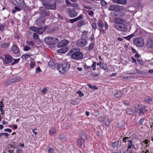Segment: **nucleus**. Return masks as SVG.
Instances as JSON below:
<instances>
[{
  "mask_svg": "<svg viewBox=\"0 0 153 153\" xmlns=\"http://www.w3.org/2000/svg\"><path fill=\"white\" fill-rule=\"evenodd\" d=\"M80 50L78 48H74L70 50L68 54L71 55V59L77 61L83 59V54Z\"/></svg>",
  "mask_w": 153,
  "mask_h": 153,
  "instance_id": "f257e3e1",
  "label": "nucleus"
},
{
  "mask_svg": "<svg viewBox=\"0 0 153 153\" xmlns=\"http://www.w3.org/2000/svg\"><path fill=\"white\" fill-rule=\"evenodd\" d=\"M57 66L59 72L63 74L68 71L70 68V64L68 62L64 61L61 64L58 63Z\"/></svg>",
  "mask_w": 153,
  "mask_h": 153,
  "instance_id": "f03ea898",
  "label": "nucleus"
},
{
  "mask_svg": "<svg viewBox=\"0 0 153 153\" xmlns=\"http://www.w3.org/2000/svg\"><path fill=\"white\" fill-rule=\"evenodd\" d=\"M44 41L48 45H53L58 43L59 40L57 38L48 36L45 39Z\"/></svg>",
  "mask_w": 153,
  "mask_h": 153,
  "instance_id": "7ed1b4c3",
  "label": "nucleus"
},
{
  "mask_svg": "<svg viewBox=\"0 0 153 153\" xmlns=\"http://www.w3.org/2000/svg\"><path fill=\"white\" fill-rule=\"evenodd\" d=\"M47 28V26L37 27L33 26L30 27V29L33 31L36 32L39 34H42Z\"/></svg>",
  "mask_w": 153,
  "mask_h": 153,
  "instance_id": "20e7f679",
  "label": "nucleus"
},
{
  "mask_svg": "<svg viewBox=\"0 0 153 153\" xmlns=\"http://www.w3.org/2000/svg\"><path fill=\"white\" fill-rule=\"evenodd\" d=\"M42 3L44 7L47 10H54L56 9V3L55 2L52 4H51L46 1H43Z\"/></svg>",
  "mask_w": 153,
  "mask_h": 153,
  "instance_id": "39448f33",
  "label": "nucleus"
},
{
  "mask_svg": "<svg viewBox=\"0 0 153 153\" xmlns=\"http://www.w3.org/2000/svg\"><path fill=\"white\" fill-rule=\"evenodd\" d=\"M124 9V7L123 6H120L116 4L111 5L109 8L110 10L114 11H122Z\"/></svg>",
  "mask_w": 153,
  "mask_h": 153,
  "instance_id": "423d86ee",
  "label": "nucleus"
},
{
  "mask_svg": "<svg viewBox=\"0 0 153 153\" xmlns=\"http://www.w3.org/2000/svg\"><path fill=\"white\" fill-rule=\"evenodd\" d=\"M133 43L138 47L143 46L144 44L143 39L140 37L135 38L133 41Z\"/></svg>",
  "mask_w": 153,
  "mask_h": 153,
  "instance_id": "0eeeda50",
  "label": "nucleus"
},
{
  "mask_svg": "<svg viewBox=\"0 0 153 153\" xmlns=\"http://www.w3.org/2000/svg\"><path fill=\"white\" fill-rule=\"evenodd\" d=\"M114 27L119 30L123 31H125L127 30L126 25L122 23H116Z\"/></svg>",
  "mask_w": 153,
  "mask_h": 153,
  "instance_id": "6e6552de",
  "label": "nucleus"
},
{
  "mask_svg": "<svg viewBox=\"0 0 153 153\" xmlns=\"http://www.w3.org/2000/svg\"><path fill=\"white\" fill-rule=\"evenodd\" d=\"M40 14L43 17L49 16L50 12L44 7H40Z\"/></svg>",
  "mask_w": 153,
  "mask_h": 153,
  "instance_id": "1a4fd4ad",
  "label": "nucleus"
},
{
  "mask_svg": "<svg viewBox=\"0 0 153 153\" xmlns=\"http://www.w3.org/2000/svg\"><path fill=\"white\" fill-rule=\"evenodd\" d=\"M87 40L84 39H81L78 40L76 42V45L80 47H83L87 45Z\"/></svg>",
  "mask_w": 153,
  "mask_h": 153,
  "instance_id": "9d476101",
  "label": "nucleus"
},
{
  "mask_svg": "<svg viewBox=\"0 0 153 153\" xmlns=\"http://www.w3.org/2000/svg\"><path fill=\"white\" fill-rule=\"evenodd\" d=\"M66 11L69 16L71 18L76 16L77 15V13L76 12L75 10L74 9H71L68 8L66 9Z\"/></svg>",
  "mask_w": 153,
  "mask_h": 153,
  "instance_id": "9b49d317",
  "label": "nucleus"
},
{
  "mask_svg": "<svg viewBox=\"0 0 153 153\" xmlns=\"http://www.w3.org/2000/svg\"><path fill=\"white\" fill-rule=\"evenodd\" d=\"M13 58L9 55H5V58L3 60V62L4 64H8L12 62Z\"/></svg>",
  "mask_w": 153,
  "mask_h": 153,
  "instance_id": "f8f14e48",
  "label": "nucleus"
},
{
  "mask_svg": "<svg viewBox=\"0 0 153 153\" xmlns=\"http://www.w3.org/2000/svg\"><path fill=\"white\" fill-rule=\"evenodd\" d=\"M11 51L15 54H17L20 52V50L18 46L16 45H13L11 48Z\"/></svg>",
  "mask_w": 153,
  "mask_h": 153,
  "instance_id": "ddd939ff",
  "label": "nucleus"
},
{
  "mask_svg": "<svg viewBox=\"0 0 153 153\" xmlns=\"http://www.w3.org/2000/svg\"><path fill=\"white\" fill-rule=\"evenodd\" d=\"M123 92L121 90H118L114 94V96L117 98L121 97L123 95Z\"/></svg>",
  "mask_w": 153,
  "mask_h": 153,
  "instance_id": "4468645a",
  "label": "nucleus"
},
{
  "mask_svg": "<svg viewBox=\"0 0 153 153\" xmlns=\"http://www.w3.org/2000/svg\"><path fill=\"white\" fill-rule=\"evenodd\" d=\"M83 15H80L78 17L73 19H70L69 22L71 23H73L74 22L78 21V20L81 19L83 18Z\"/></svg>",
  "mask_w": 153,
  "mask_h": 153,
  "instance_id": "2eb2a0df",
  "label": "nucleus"
},
{
  "mask_svg": "<svg viewBox=\"0 0 153 153\" xmlns=\"http://www.w3.org/2000/svg\"><path fill=\"white\" fill-rule=\"evenodd\" d=\"M113 2L115 3L124 4L127 2L126 0H112Z\"/></svg>",
  "mask_w": 153,
  "mask_h": 153,
  "instance_id": "dca6fc26",
  "label": "nucleus"
},
{
  "mask_svg": "<svg viewBox=\"0 0 153 153\" xmlns=\"http://www.w3.org/2000/svg\"><path fill=\"white\" fill-rule=\"evenodd\" d=\"M45 22L44 19L39 18L37 19L36 21V24L39 26H41L45 23Z\"/></svg>",
  "mask_w": 153,
  "mask_h": 153,
  "instance_id": "f3484780",
  "label": "nucleus"
},
{
  "mask_svg": "<svg viewBox=\"0 0 153 153\" xmlns=\"http://www.w3.org/2000/svg\"><path fill=\"white\" fill-rule=\"evenodd\" d=\"M146 45L148 48H152L153 46V42L152 40L150 39L147 40Z\"/></svg>",
  "mask_w": 153,
  "mask_h": 153,
  "instance_id": "a211bd4d",
  "label": "nucleus"
},
{
  "mask_svg": "<svg viewBox=\"0 0 153 153\" xmlns=\"http://www.w3.org/2000/svg\"><path fill=\"white\" fill-rule=\"evenodd\" d=\"M33 39L35 41V42L39 43V35L36 33H35L33 34Z\"/></svg>",
  "mask_w": 153,
  "mask_h": 153,
  "instance_id": "6ab92c4d",
  "label": "nucleus"
},
{
  "mask_svg": "<svg viewBox=\"0 0 153 153\" xmlns=\"http://www.w3.org/2000/svg\"><path fill=\"white\" fill-rule=\"evenodd\" d=\"M86 23L84 20H80L79 21L77 24V26L79 27H81L82 26L85 25Z\"/></svg>",
  "mask_w": 153,
  "mask_h": 153,
  "instance_id": "aec40b11",
  "label": "nucleus"
},
{
  "mask_svg": "<svg viewBox=\"0 0 153 153\" xmlns=\"http://www.w3.org/2000/svg\"><path fill=\"white\" fill-rule=\"evenodd\" d=\"M126 113L129 115L134 114L135 113V111L131 108H128L126 110Z\"/></svg>",
  "mask_w": 153,
  "mask_h": 153,
  "instance_id": "412c9836",
  "label": "nucleus"
},
{
  "mask_svg": "<svg viewBox=\"0 0 153 153\" xmlns=\"http://www.w3.org/2000/svg\"><path fill=\"white\" fill-rule=\"evenodd\" d=\"M10 44V42L3 43L1 45V47L2 48L7 49L9 47Z\"/></svg>",
  "mask_w": 153,
  "mask_h": 153,
  "instance_id": "4be33fe9",
  "label": "nucleus"
},
{
  "mask_svg": "<svg viewBox=\"0 0 153 153\" xmlns=\"http://www.w3.org/2000/svg\"><path fill=\"white\" fill-rule=\"evenodd\" d=\"M48 65L52 69H54L56 68L55 64L52 61H50L48 62Z\"/></svg>",
  "mask_w": 153,
  "mask_h": 153,
  "instance_id": "5701e85b",
  "label": "nucleus"
},
{
  "mask_svg": "<svg viewBox=\"0 0 153 153\" xmlns=\"http://www.w3.org/2000/svg\"><path fill=\"white\" fill-rule=\"evenodd\" d=\"M98 29L103 28L104 26V24L102 20L100 19L97 23Z\"/></svg>",
  "mask_w": 153,
  "mask_h": 153,
  "instance_id": "b1692460",
  "label": "nucleus"
},
{
  "mask_svg": "<svg viewBox=\"0 0 153 153\" xmlns=\"http://www.w3.org/2000/svg\"><path fill=\"white\" fill-rule=\"evenodd\" d=\"M100 68L102 69H103L104 70L107 71L108 70V68L107 66V64H104L102 63V65L101 66H100Z\"/></svg>",
  "mask_w": 153,
  "mask_h": 153,
  "instance_id": "393cba45",
  "label": "nucleus"
},
{
  "mask_svg": "<svg viewBox=\"0 0 153 153\" xmlns=\"http://www.w3.org/2000/svg\"><path fill=\"white\" fill-rule=\"evenodd\" d=\"M146 107L143 105H141L140 107V109H139V111H141L142 113H145V112L146 111Z\"/></svg>",
  "mask_w": 153,
  "mask_h": 153,
  "instance_id": "a878e982",
  "label": "nucleus"
},
{
  "mask_svg": "<svg viewBox=\"0 0 153 153\" xmlns=\"http://www.w3.org/2000/svg\"><path fill=\"white\" fill-rule=\"evenodd\" d=\"M128 143L129 144L128 145V147L127 150L128 151L129 149H130L131 148H134V149H135V146L134 145H133L132 144V140H131V141H130V142H128Z\"/></svg>",
  "mask_w": 153,
  "mask_h": 153,
  "instance_id": "bb28decb",
  "label": "nucleus"
},
{
  "mask_svg": "<svg viewBox=\"0 0 153 153\" xmlns=\"http://www.w3.org/2000/svg\"><path fill=\"white\" fill-rule=\"evenodd\" d=\"M81 138L83 140H88L86 134L84 133H82L80 134Z\"/></svg>",
  "mask_w": 153,
  "mask_h": 153,
  "instance_id": "cd10ccee",
  "label": "nucleus"
},
{
  "mask_svg": "<svg viewBox=\"0 0 153 153\" xmlns=\"http://www.w3.org/2000/svg\"><path fill=\"white\" fill-rule=\"evenodd\" d=\"M99 114V111L98 110L94 109L92 110V114L95 116H97Z\"/></svg>",
  "mask_w": 153,
  "mask_h": 153,
  "instance_id": "c85d7f7f",
  "label": "nucleus"
},
{
  "mask_svg": "<svg viewBox=\"0 0 153 153\" xmlns=\"http://www.w3.org/2000/svg\"><path fill=\"white\" fill-rule=\"evenodd\" d=\"M76 143L79 147L81 148L82 147V142L80 139H78L77 140Z\"/></svg>",
  "mask_w": 153,
  "mask_h": 153,
  "instance_id": "c756f323",
  "label": "nucleus"
},
{
  "mask_svg": "<svg viewBox=\"0 0 153 153\" xmlns=\"http://www.w3.org/2000/svg\"><path fill=\"white\" fill-rule=\"evenodd\" d=\"M59 138L61 140L65 141L66 140V137L65 136L62 135H60L58 136Z\"/></svg>",
  "mask_w": 153,
  "mask_h": 153,
  "instance_id": "7c9ffc66",
  "label": "nucleus"
},
{
  "mask_svg": "<svg viewBox=\"0 0 153 153\" xmlns=\"http://www.w3.org/2000/svg\"><path fill=\"white\" fill-rule=\"evenodd\" d=\"M119 145V141L113 142L111 144V146L114 148L117 147Z\"/></svg>",
  "mask_w": 153,
  "mask_h": 153,
  "instance_id": "2f4dec72",
  "label": "nucleus"
},
{
  "mask_svg": "<svg viewBox=\"0 0 153 153\" xmlns=\"http://www.w3.org/2000/svg\"><path fill=\"white\" fill-rule=\"evenodd\" d=\"M49 132L51 135L53 136L56 132L55 129L54 128H52L49 130Z\"/></svg>",
  "mask_w": 153,
  "mask_h": 153,
  "instance_id": "473e14b6",
  "label": "nucleus"
},
{
  "mask_svg": "<svg viewBox=\"0 0 153 153\" xmlns=\"http://www.w3.org/2000/svg\"><path fill=\"white\" fill-rule=\"evenodd\" d=\"M94 47V44L93 42H91L89 45L88 47V51L91 50Z\"/></svg>",
  "mask_w": 153,
  "mask_h": 153,
  "instance_id": "72a5a7b5",
  "label": "nucleus"
},
{
  "mask_svg": "<svg viewBox=\"0 0 153 153\" xmlns=\"http://www.w3.org/2000/svg\"><path fill=\"white\" fill-rule=\"evenodd\" d=\"M14 80L15 79H13L10 80H9L7 81V84H8L9 85H12L13 83H15Z\"/></svg>",
  "mask_w": 153,
  "mask_h": 153,
  "instance_id": "f704fd0d",
  "label": "nucleus"
},
{
  "mask_svg": "<svg viewBox=\"0 0 153 153\" xmlns=\"http://www.w3.org/2000/svg\"><path fill=\"white\" fill-rule=\"evenodd\" d=\"M111 120L109 119L108 118H107L105 120V124L106 126H108L111 125Z\"/></svg>",
  "mask_w": 153,
  "mask_h": 153,
  "instance_id": "c9c22d12",
  "label": "nucleus"
},
{
  "mask_svg": "<svg viewBox=\"0 0 153 153\" xmlns=\"http://www.w3.org/2000/svg\"><path fill=\"white\" fill-rule=\"evenodd\" d=\"M26 44H27L28 45L30 46H33L34 45V42L33 41H26Z\"/></svg>",
  "mask_w": 153,
  "mask_h": 153,
  "instance_id": "e433bc0d",
  "label": "nucleus"
},
{
  "mask_svg": "<svg viewBox=\"0 0 153 153\" xmlns=\"http://www.w3.org/2000/svg\"><path fill=\"white\" fill-rule=\"evenodd\" d=\"M57 52L60 53H64L65 52V48H61L57 51Z\"/></svg>",
  "mask_w": 153,
  "mask_h": 153,
  "instance_id": "4c0bfd02",
  "label": "nucleus"
},
{
  "mask_svg": "<svg viewBox=\"0 0 153 153\" xmlns=\"http://www.w3.org/2000/svg\"><path fill=\"white\" fill-rule=\"evenodd\" d=\"M134 36V34L132 33L130 35L128 36L124 37V38L126 39H127L128 40H130V39L133 37Z\"/></svg>",
  "mask_w": 153,
  "mask_h": 153,
  "instance_id": "58836bf2",
  "label": "nucleus"
},
{
  "mask_svg": "<svg viewBox=\"0 0 153 153\" xmlns=\"http://www.w3.org/2000/svg\"><path fill=\"white\" fill-rule=\"evenodd\" d=\"M130 138L129 137H125L123 138V141L124 143H126L127 142H128V143L130 142V141L131 140L129 139Z\"/></svg>",
  "mask_w": 153,
  "mask_h": 153,
  "instance_id": "ea45409f",
  "label": "nucleus"
},
{
  "mask_svg": "<svg viewBox=\"0 0 153 153\" xmlns=\"http://www.w3.org/2000/svg\"><path fill=\"white\" fill-rule=\"evenodd\" d=\"M84 67L85 70L88 71H90L91 70V67L88 66L85 64L84 65Z\"/></svg>",
  "mask_w": 153,
  "mask_h": 153,
  "instance_id": "a19ab883",
  "label": "nucleus"
},
{
  "mask_svg": "<svg viewBox=\"0 0 153 153\" xmlns=\"http://www.w3.org/2000/svg\"><path fill=\"white\" fill-rule=\"evenodd\" d=\"M117 127L120 129L123 128L125 127V123H122V124L121 123H119L117 125Z\"/></svg>",
  "mask_w": 153,
  "mask_h": 153,
  "instance_id": "79ce46f5",
  "label": "nucleus"
},
{
  "mask_svg": "<svg viewBox=\"0 0 153 153\" xmlns=\"http://www.w3.org/2000/svg\"><path fill=\"white\" fill-rule=\"evenodd\" d=\"M96 62L93 61V64L92 65V68L93 71H95L96 70Z\"/></svg>",
  "mask_w": 153,
  "mask_h": 153,
  "instance_id": "37998d69",
  "label": "nucleus"
},
{
  "mask_svg": "<svg viewBox=\"0 0 153 153\" xmlns=\"http://www.w3.org/2000/svg\"><path fill=\"white\" fill-rule=\"evenodd\" d=\"M13 59L14 60V61L11 64V65H13L15 64L18 63L19 62L20 59H15L13 58Z\"/></svg>",
  "mask_w": 153,
  "mask_h": 153,
  "instance_id": "c03bdc74",
  "label": "nucleus"
},
{
  "mask_svg": "<svg viewBox=\"0 0 153 153\" xmlns=\"http://www.w3.org/2000/svg\"><path fill=\"white\" fill-rule=\"evenodd\" d=\"M106 118V117L105 116L104 117H100L98 118V120L100 122H103Z\"/></svg>",
  "mask_w": 153,
  "mask_h": 153,
  "instance_id": "a18cd8bd",
  "label": "nucleus"
},
{
  "mask_svg": "<svg viewBox=\"0 0 153 153\" xmlns=\"http://www.w3.org/2000/svg\"><path fill=\"white\" fill-rule=\"evenodd\" d=\"M31 49L27 45H25L23 48V50L25 51H28Z\"/></svg>",
  "mask_w": 153,
  "mask_h": 153,
  "instance_id": "49530a36",
  "label": "nucleus"
},
{
  "mask_svg": "<svg viewBox=\"0 0 153 153\" xmlns=\"http://www.w3.org/2000/svg\"><path fill=\"white\" fill-rule=\"evenodd\" d=\"M140 106L141 105H139L137 103L134 105V107L136 110H138L140 109Z\"/></svg>",
  "mask_w": 153,
  "mask_h": 153,
  "instance_id": "de8ad7c7",
  "label": "nucleus"
},
{
  "mask_svg": "<svg viewBox=\"0 0 153 153\" xmlns=\"http://www.w3.org/2000/svg\"><path fill=\"white\" fill-rule=\"evenodd\" d=\"M15 79V82H18L22 79V78L20 76H16V78H14Z\"/></svg>",
  "mask_w": 153,
  "mask_h": 153,
  "instance_id": "09e8293b",
  "label": "nucleus"
},
{
  "mask_svg": "<svg viewBox=\"0 0 153 153\" xmlns=\"http://www.w3.org/2000/svg\"><path fill=\"white\" fill-rule=\"evenodd\" d=\"M30 57V56L29 55L24 54L22 56V58L23 59H26L29 58Z\"/></svg>",
  "mask_w": 153,
  "mask_h": 153,
  "instance_id": "8fccbe9b",
  "label": "nucleus"
},
{
  "mask_svg": "<svg viewBox=\"0 0 153 153\" xmlns=\"http://www.w3.org/2000/svg\"><path fill=\"white\" fill-rule=\"evenodd\" d=\"M36 65L35 63L34 62L31 61L30 63V67L31 68H33Z\"/></svg>",
  "mask_w": 153,
  "mask_h": 153,
  "instance_id": "3c124183",
  "label": "nucleus"
},
{
  "mask_svg": "<svg viewBox=\"0 0 153 153\" xmlns=\"http://www.w3.org/2000/svg\"><path fill=\"white\" fill-rule=\"evenodd\" d=\"M118 15L119 17L121 18L124 17L125 16V13L123 12H120L118 13Z\"/></svg>",
  "mask_w": 153,
  "mask_h": 153,
  "instance_id": "603ef678",
  "label": "nucleus"
},
{
  "mask_svg": "<svg viewBox=\"0 0 153 153\" xmlns=\"http://www.w3.org/2000/svg\"><path fill=\"white\" fill-rule=\"evenodd\" d=\"M64 46H65L64 45L62 41L60 42L57 45V47L58 48L62 47Z\"/></svg>",
  "mask_w": 153,
  "mask_h": 153,
  "instance_id": "864d4df0",
  "label": "nucleus"
},
{
  "mask_svg": "<svg viewBox=\"0 0 153 153\" xmlns=\"http://www.w3.org/2000/svg\"><path fill=\"white\" fill-rule=\"evenodd\" d=\"M5 23H4L0 25V30L2 31L4 30V27L5 26Z\"/></svg>",
  "mask_w": 153,
  "mask_h": 153,
  "instance_id": "5fc2aeb1",
  "label": "nucleus"
},
{
  "mask_svg": "<svg viewBox=\"0 0 153 153\" xmlns=\"http://www.w3.org/2000/svg\"><path fill=\"white\" fill-rule=\"evenodd\" d=\"M47 91V89L46 88H43V89L42 90L41 92L42 94H45L46 93Z\"/></svg>",
  "mask_w": 153,
  "mask_h": 153,
  "instance_id": "6e6d98bb",
  "label": "nucleus"
},
{
  "mask_svg": "<svg viewBox=\"0 0 153 153\" xmlns=\"http://www.w3.org/2000/svg\"><path fill=\"white\" fill-rule=\"evenodd\" d=\"M64 45L65 46L66 45H68L69 43V41L68 40L66 39H64L62 41Z\"/></svg>",
  "mask_w": 153,
  "mask_h": 153,
  "instance_id": "4d7b16f0",
  "label": "nucleus"
},
{
  "mask_svg": "<svg viewBox=\"0 0 153 153\" xmlns=\"http://www.w3.org/2000/svg\"><path fill=\"white\" fill-rule=\"evenodd\" d=\"M5 136L7 137H8L9 136V134L7 133H0V137Z\"/></svg>",
  "mask_w": 153,
  "mask_h": 153,
  "instance_id": "13d9d810",
  "label": "nucleus"
},
{
  "mask_svg": "<svg viewBox=\"0 0 153 153\" xmlns=\"http://www.w3.org/2000/svg\"><path fill=\"white\" fill-rule=\"evenodd\" d=\"M98 30L100 31V33L103 34H105L106 33L105 31L103 29V27L98 29Z\"/></svg>",
  "mask_w": 153,
  "mask_h": 153,
  "instance_id": "bf43d9fd",
  "label": "nucleus"
},
{
  "mask_svg": "<svg viewBox=\"0 0 153 153\" xmlns=\"http://www.w3.org/2000/svg\"><path fill=\"white\" fill-rule=\"evenodd\" d=\"M144 118H141L138 122V124L139 125H141L142 124L144 121Z\"/></svg>",
  "mask_w": 153,
  "mask_h": 153,
  "instance_id": "052dcab7",
  "label": "nucleus"
},
{
  "mask_svg": "<svg viewBox=\"0 0 153 153\" xmlns=\"http://www.w3.org/2000/svg\"><path fill=\"white\" fill-rule=\"evenodd\" d=\"M79 6L78 4L77 3H71L70 6L77 7Z\"/></svg>",
  "mask_w": 153,
  "mask_h": 153,
  "instance_id": "680f3d73",
  "label": "nucleus"
},
{
  "mask_svg": "<svg viewBox=\"0 0 153 153\" xmlns=\"http://www.w3.org/2000/svg\"><path fill=\"white\" fill-rule=\"evenodd\" d=\"M145 101L148 102H151L152 101V99L151 98L148 97L147 98H146V99L144 100Z\"/></svg>",
  "mask_w": 153,
  "mask_h": 153,
  "instance_id": "e2e57ef3",
  "label": "nucleus"
},
{
  "mask_svg": "<svg viewBox=\"0 0 153 153\" xmlns=\"http://www.w3.org/2000/svg\"><path fill=\"white\" fill-rule=\"evenodd\" d=\"M12 3L15 6L19 5V4L16 0H13Z\"/></svg>",
  "mask_w": 153,
  "mask_h": 153,
  "instance_id": "0e129e2a",
  "label": "nucleus"
},
{
  "mask_svg": "<svg viewBox=\"0 0 153 153\" xmlns=\"http://www.w3.org/2000/svg\"><path fill=\"white\" fill-rule=\"evenodd\" d=\"M48 152L49 153H53L54 152V150L53 148H50L48 150Z\"/></svg>",
  "mask_w": 153,
  "mask_h": 153,
  "instance_id": "69168bd1",
  "label": "nucleus"
},
{
  "mask_svg": "<svg viewBox=\"0 0 153 153\" xmlns=\"http://www.w3.org/2000/svg\"><path fill=\"white\" fill-rule=\"evenodd\" d=\"M76 93L79 94L80 97H81L84 95L80 91L77 92Z\"/></svg>",
  "mask_w": 153,
  "mask_h": 153,
  "instance_id": "338daca9",
  "label": "nucleus"
},
{
  "mask_svg": "<svg viewBox=\"0 0 153 153\" xmlns=\"http://www.w3.org/2000/svg\"><path fill=\"white\" fill-rule=\"evenodd\" d=\"M123 103L126 106H128L130 104V101H125L123 102Z\"/></svg>",
  "mask_w": 153,
  "mask_h": 153,
  "instance_id": "774afa93",
  "label": "nucleus"
}]
</instances>
